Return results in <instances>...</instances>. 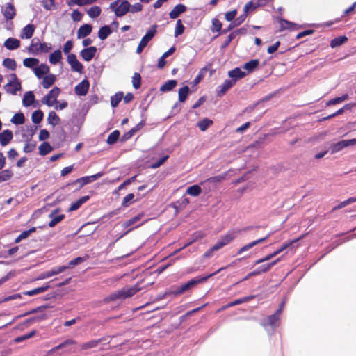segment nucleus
<instances>
[{
	"mask_svg": "<svg viewBox=\"0 0 356 356\" xmlns=\"http://www.w3.org/2000/svg\"><path fill=\"white\" fill-rule=\"evenodd\" d=\"M253 297H254L253 296H246V297H243V298H241L236 299L234 301L231 302L230 303H229L228 305H227V307H232V306L237 305H240V304H242L243 302H248V300H250L252 298H253Z\"/></svg>",
	"mask_w": 356,
	"mask_h": 356,
	"instance_id": "64",
	"label": "nucleus"
},
{
	"mask_svg": "<svg viewBox=\"0 0 356 356\" xmlns=\"http://www.w3.org/2000/svg\"><path fill=\"white\" fill-rule=\"evenodd\" d=\"M47 318V315L46 314H42L41 315L33 316L26 319L24 322V324L31 325L36 322H41Z\"/></svg>",
	"mask_w": 356,
	"mask_h": 356,
	"instance_id": "45",
	"label": "nucleus"
},
{
	"mask_svg": "<svg viewBox=\"0 0 356 356\" xmlns=\"http://www.w3.org/2000/svg\"><path fill=\"white\" fill-rule=\"evenodd\" d=\"M202 192L201 187L197 184H194L191 186H189L187 190L186 193L193 197L198 196Z\"/></svg>",
	"mask_w": 356,
	"mask_h": 356,
	"instance_id": "42",
	"label": "nucleus"
},
{
	"mask_svg": "<svg viewBox=\"0 0 356 356\" xmlns=\"http://www.w3.org/2000/svg\"><path fill=\"white\" fill-rule=\"evenodd\" d=\"M272 234H273V232H270L266 236L246 244L245 245L243 246L242 248H241L238 250L237 254H241L243 253L244 252L248 251V250H250L254 245L266 241Z\"/></svg>",
	"mask_w": 356,
	"mask_h": 356,
	"instance_id": "16",
	"label": "nucleus"
},
{
	"mask_svg": "<svg viewBox=\"0 0 356 356\" xmlns=\"http://www.w3.org/2000/svg\"><path fill=\"white\" fill-rule=\"evenodd\" d=\"M112 33V30L108 25H104L100 27L98 31V38L101 40H106Z\"/></svg>",
	"mask_w": 356,
	"mask_h": 356,
	"instance_id": "28",
	"label": "nucleus"
},
{
	"mask_svg": "<svg viewBox=\"0 0 356 356\" xmlns=\"http://www.w3.org/2000/svg\"><path fill=\"white\" fill-rule=\"evenodd\" d=\"M49 218H51V220L49 222L48 226L49 227H54L58 223L61 222L65 218V216L64 214H60V215H58L57 216L49 217Z\"/></svg>",
	"mask_w": 356,
	"mask_h": 356,
	"instance_id": "57",
	"label": "nucleus"
},
{
	"mask_svg": "<svg viewBox=\"0 0 356 356\" xmlns=\"http://www.w3.org/2000/svg\"><path fill=\"white\" fill-rule=\"evenodd\" d=\"M225 267H222L215 271L214 273L208 274L207 275L198 276L195 277L187 282L181 284V285H173L165 293H164V297H168L170 296H179L191 289H193L195 286L198 284L203 283L207 281L209 278L217 275L219 272L225 269Z\"/></svg>",
	"mask_w": 356,
	"mask_h": 356,
	"instance_id": "1",
	"label": "nucleus"
},
{
	"mask_svg": "<svg viewBox=\"0 0 356 356\" xmlns=\"http://www.w3.org/2000/svg\"><path fill=\"white\" fill-rule=\"evenodd\" d=\"M120 136V132L118 130L113 131L111 134H110L107 138L106 143L108 145L115 144L119 139Z\"/></svg>",
	"mask_w": 356,
	"mask_h": 356,
	"instance_id": "46",
	"label": "nucleus"
},
{
	"mask_svg": "<svg viewBox=\"0 0 356 356\" xmlns=\"http://www.w3.org/2000/svg\"><path fill=\"white\" fill-rule=\"evenodd\" d=\"M56 79V77L53 74H49L48 75H46L43 78L42 81V86L44 88L47 89L50 88L54 83H55Z\"/></svg>",
	"mask_w": 356,
	"mask_h": 356,
	"instance_id": "32",
	"label": "nucleus"
},
{
	"mask_svg": "<svg viewBox=\"0 0 356 356\" xmlns=\"http://www.w3.org/2000/svg\"><path fill=\"white\" fill-rule=\"evenodd\" d=\"M348 99V95L344 94L341 97H335V98H333V99L329 100L326 103V105L327 106L335 105V104H339Z\"/></svg>",
	"mask_w": 356,
	"mask_h": 356,
	"instance_id": "55",
	"label": "nucleus"
},
{
	"mask_svg": "<svg viewBox=\"0 0 356 356\" xmlns=\"http://www.w3.org/2000/svg\"><path fill=\"white\" fill-rule=\"evenodd\" d=\"M235 85L234 81H231L230 79H226L225 81L220 86L216 88V96L218 97H222L226 92L229 90L232 87Z\"/></svg>",
	"mask_w": 356,
	"mask_h": 356,
	"instance_id": "12",
	"label": "nucleus"
},
{
	"mask_svg": "<svg viewBox=\"0 0 356 356\" xmlns=\"http://www.w3.org/2000/svg\"><path fill=\"white\" fill-rule=\"evenodd\" d=\"M39 60L35 58H26L23 60V65L28 68H33L39 64Z\"/></svg>",
	"mask_w": 356,
	"mask_h": 356,
	"instance_id": "49",
	"label": "nucleus"
},
{
	"mask_svg": "<svg viewBox=\"0 0 356 356\" xmlns=\"http://www.w3.org/2000/svg\"><path fill=\"white\" fill-rule=\"evenodd\" d=\"M90 183H91V182L89 179V177L86 176V177H82L81 178L76 179V180L72 181L71 183L67 184V186L79 184V186L76 188V190L79 191L82 187H83L85 185L90 184Z\"/></svg>",
	"mask_w": 356,
	"mask_h": 356,
	"instance_id": "29",
	"label": "nucleus"
},
{
	"mask_svg": "<svg viewBox=\"0 0 356 356\" xmlns=\"http://www.w3.org/2000/svg\"><path fill=\"white\" fill-rule=\"evenodd\" d=\"M89 87V81L86 79H84L75 86L74 92L79 96H85L88 92Z\"/></svg>",
	"mask_w": 356,
	"mask_h": 356,
	"instance_id": "13",
	"label": "nucleus"
},
{
	"mask_svg": "<svg viewBox=\"0 0 356 356\" xmlns=\"http://www.w3.org/2000/svg\"><path fill=\"white\" fill-rule=\"evenodd\" d=\"M259 59H252L244 63L242 68L245 70L248 74L252 73L259 67Z\"/></svg>",
	"mask_w": 356,
	"mask_h": 356,
	"instance_id": "22",
	"label": "nucleus"
},
{
	"mask_svg": "<svg viewBox=\"0 0 356 356\" xmlns=\"http://www.w3.org/2000/svg\"><path fill=\"white\" fill-rule=\"evenodd\" d=\"M74 343H75V341H74L73 339H66L63 342H62L60 344H58V346H56L54 348H51L49 352L50 353H54L56 350L62 349V348H65V347H66L67 346H70V345H72V344H74Z\"/></svg>",
	"mask_w": 356,
	"mask_h": 356,
	"instance_id": "54",
	"label": "nucleus"
},
{
	"mask_svg": "<svg viewBox=\"0 0 356 356\" xmlns=\"http://www.w3.org/2000/svg\"><path fill=\"white\" fill-rule=\"evenodd\" d=\"M236 236L232 232H227L226 234L221 236L219 241L222 244V245L225 246L230 243L234 238Z\"/></svg>",
	"mask_w": 356,
	"mask_h": 356,
	"instance_id": "41",
	"label": "nucleus"
},
{
	"mask_svg": "<svg viewBox=\"0 0 356 356\" xmlns=\"http://www.w3.org/2000/svg\"><path fill=\"white\" fill-rule=\"evenodd\" d=\"M62 58V52L57 49L49 56V63L52 65H56Z\"/></svg>",
	"mask_w": 356,
	"mask_h": 356,
	"instance_id": "33",
	"label": "nucleus"
},
{
	"mask_svg": "<svg viewBox=\"0 0 356 356\" xmlns=\"http://www.w3.org/2000/svg\"><path fill=\"white\" fill-rule=\"evenodd\" d=\"M69 268V266H60L53 268L51 270L42 273L38 279L44 280L49 278L54 275H58L64 272L66 269Z\"/></svg>",
	"mask_w": 356,
	"mask_h": 356,
	"instance_id": "11",
	"label": "nucleus"
},
{
	"mask_svg": "<svg viewBox=\"0 0 356 356\" xmlns=\"http://www.w3.org/2000/svg\"><path fill=\"white\" fill-rule=\"evenodd\" d=\"M60 121V118L54 111H50L48 115L47 122L49 124L55 126L59 124Z\"/></svg>",
	"mask_w": 356,
	"mask_h": 356,
	"instance_id": "47",
	"label": "nucleus"
},
{
	"mask_svg": "<svg viewBox=\"0 0 356 356\" xmlns=\"http://www.w3.org/2000/svg\"><path fill=\"white\" fill-rule=\"evenodd\" d=\"M35 333H36L35 330H32L29 333H27V334H25L22 335V336L16 337L14 339V341L15 343L22 342L24 340H26V339H29L33 337L35 334Z\"/></svg>",
	"mask_w": 356,
	"mask_h": 356,
	"instance_id": "62",
	"label": "nucleus"
},
{
	"mask_svg": "<svg viewBox=\"0 0 356 356\" xmlns=\"http://www.w3.org/2000/svg\"><path fill=\"white\" fill-rule=\"evenodd\" d=\"M35 100V95L33 91H28L24 93L22 104L25 107H29L32 105Z\"/></svg>",
	"mask_w": 356,
	"mask_h": 356,
	"instance_id": "27",
	"label": "nucleus"
},
{
	"mask_svg": "<svg viewBox=\"0 0 356 356\" xmlns=\"http://www.w3.org/2000/svg\"><path fill=\"white\" fill-rule=\"evenodd\" d=\"M356 145V139L353 138L350 140H340L336 143H333L330 146V151L331 154H336L341 150H343L344 148L349 147V146H353Z\"/></svg>",
	"mask_w": 356,
	"mask_h": 356,
	"instance_id": "8",
	"label": "nucleus"
},
{
	"mask_svg": "<svg viewBox=\"0 0 356 356\" xmlns=\"http://www.w3.org/2000/svg\"><path fill=\"white\" fill-rule=\"evenodd\" d=\"M291 244V243L283 244L280 248L277 249L273 253L268 254L266 256H265L264 257L257 260L254 262V265H257L259 264L265 262L266 261H269L270 259H271L272 258H273L274 257L277 256L278 254H280V252L284 251L285 249H286Z\"/></svg>",
	"mask_w": 356,
	"mask_h": 356,
	"instance_id": "15",
	"label": "nucleus"
},
{
	"mask_svg": "<svg viewBox=\"0 0 356 356\" xmlns=\"http://www.w3.org/2000/svg\"><path fill=\"white\" fill-rule=\"evenodd\" d=\"M97 51L96 47L90 46L83 49L80 52V56L85 61L89 62L95 57Z\"/></svg>",
	"mask_w": 356,
	"mask_h": 356,
	"instance_id": "14",
	"label": "nucleus"
},
{
	"mask_svg": "<svg viewBox=\"0 0 356 356\" xmlns=\"http://www.w3.org/2000/svg\"><path fill=\"white\" fill-rule=\"evenodd\" d=\"M280 260V259L278 258V259H275V261H271L270 263L265 264L259 266L254 270L248 273L247 275L243 279V281L247 280H248L251 277L259 275H260L261 273H267Z\"/></svg>",
	"mask_w": 356,
	"mask_h": 356,
	"instance_id": "7",
	"label": "nucleus"
},
{
	"mask_svg": "<svg viewBox=\"0 0 356 356\" xmlns=\"http://www.w3.org/2000/svg\"><path fill=\"white\" fill-rule=\"evenodd\" d=\"M13 176V172L10 169L3 170L0 172V183L9 180Z\"/></svg>",
	"mask_w": 356,
	"mask_h": 356,
	"instance_id": "50",
	"label": "nucleus"
},
{
	"mask_svg": "<svg viewBox=\"0 0 356 356\" xmlns=\"http://www.w3.org/2000/svg\"><path fill=\"white\" fill-rule=\"evenodd\" d=\"M49 72V67L44 63L40 65L39 66L34 68V73L38 79H40L44 78V75L48 74Z\"/></svg>",
	"mask_w": 356,
	"mask_h": 356,
	"instance_id": "25",
	"label": "nucleus"
},
{
	"mask_svg": "<svg viewBox=\"0 0 356 356\" xmlns=\"http://www.w3.org/2000/svg\"><path fill=\"white\" fill-rule=\"evenodd\" d=\"M52 49V44L48 42H40L38 38H34L31 44L27 47L30 54L37 55L38 54L48 53Z\"/></svg>",
	"mask_w": 356,
	"mask_h": 356,
	"instance_id": "4",
	"label": "nucleus"
},
{
	"mask_svg": "<svg viewBox=\"0 0 356 356\" xmlns=\"http://www.w3.org/2000/svg\"><path fill=\"white\" fill-rule=\"evenodd\" d=\"M3 65L9 70H15L17 63L13 58H7L3 60Z\"/></svg>",
	"mask_w": 356,
	"mask_h": 356,
	"instance_id": "56",
	"label": "nucleus"
},
{
	"mask_svg": "<svg viewBox=\"0 0 356 356\" xmlns=\"http://www.w3.org/2000/svg\"><path fill=\"white\" fill-rule=\"evenodd\" d=\"M60 92V89L55 86L42 99V102L48 106H52Z\"/></svg>",
	"mask_w": 356,
	"mask_h": 356,
	"instance_id": "9",
	"label": "nucleus"
},
{
	"mask_svg": "<svg viewBox=\"0 0 356 356\" xmlns=\"http://www.w3.org/2000/svg\"><path fill=\"white\" fill-rule=\"evenodd\" d=\"M10 122L16 125L22 124L25 122V116L22 112L17 113L13 116Z\"/></svg>",
	"mask_w": 356,
	"mask_h": 356,
	"instance_id": "37",
	"label": "nucleus"
},
{
	"mask_svg": "<svg viewBox=\"0 0 356 356\" xmlns=\"http://www.w3.org/2000/svg\"><path fill=\"white\" fill-rule=\"evenodd\" d=\"M132 84L135 89H138L141 86V76L139 73L135 72L132 77Z\"/></svg>",
	"mask_w": 356,
	"mask_h": 356,
	"instance_id": "63",
	"label": "nucleus"
},
{
	"mask_svg": "<svg viewBox=\"0 0 356 356\" xmlns=\"http://www.w3.org/2000/svg\"><path fill=\"white\" fill-rule=\"evenodd\" d=\"M279 24L280 26V30L282 31L285 29H293V26H298L296 24L283 18L279 19Z\"/></svg>",
	"mask_w": 356,
	"mask_h": 356,
	"instance_id": "35",
	"label": "nucleus"
},
{
	"mask_svg": "<svg viewBox=\"0 0 356 356\" xmlns=\"http://www.w3.org/2000/svg\"><path fill=\"white\" fill-rule=\"evenodd\" d=\"M3 44L8 50L13 51L20 47V41L15 38H8Z\"/></svg>",
	"mask_w": 356,
	"mask_h": 356,
	"instance_id": "26",
	"label": "nucleus"
},
{
	"mask_svg": "<svg viewBox=\"0 0 356 356\" xmlns=\"http://www.w3.org/2000/svg\"><path fill=\"white\" fill-rule=\"evenodd\" d=\"M209 70V68L207 66H205L200 69L197 75L193 81V86L197 85L204 77L207 72Z\"/></svg>",
	"mask_w": 356,
	"mask_h": 356,
	"instance_id": "44",
	"label": "nucleus"
},
{
	"mask_svg": "<svg viewBox=\"0 0 356 356\" xmlns=\"http://www.w3.org/2000/svg\"><path fill=\"white\" fill-rule=\"evenodd\" d=\"M213 123L211 120L206 118L198 122L197 126L202 131H205Z\"/></svg>",
	"mask_w": 356,
	"mask_h": 356,
	"instance_id": "40",
	"label": "nucleus"
},
{
	"mask_svg": "<svg viewBox=\"0 0 356 356\" xmlns=\"http://www.w3.org/2000/svg\"><path fill=\"white\" fill-rule=\"evenodd\" d=\"M177 85V81L175 79L168 80L160 88V91L163 92H170Z\"/></svg>",
	"mask_w": 356,
	"mask_h": 356,
	"instance_id": "30",
	"label": "nucleus"
},
{
	"mask_svg": "<svg viewBox=\"0 0 356 356\" xmlns=\"http://www.w3.org/2000/svg\"><path fill=\"white\" fill-rule=\"evenodd\" d=\"M190 88L188 86H185L179 90V102H184L189 94Z\"/></svg>",
	"mask_w": 356,
	"mask_h": 356,
	"instance_id": "39",
	"label": "nucleus"
},
{
	"mask_svg": "<svg viewBox=\"0 0 356 356\" xmlns=\"http://www.w3.org/2000/svg\"><path fill=\"white\" fill-rule=\"evenodd\" d=\"M356 202V197H350L348 199H347L346 200H344L343 202H341L339 204H337V206H335L332 209V211H336V210H338V209H342L353 202Z\"/></svg>",
	"mask_w": 356,
	"mask_h": 356,
	"instance_id": "52",
	"label": "nucleus"
},
{
	"mask_svg": "<svg viewBox=\"0 0 356 356\" xmlns=\"http://www.w3.org/2000/svg\"><path fill=\"white\" fill-rule=\"evenodd\" d=\"M123 95L124 93L122 92H118L111 97V105L113 108H115L118 106L123 98Z\"/></svg>",
	"mask_w": 356,
	"mask_h": 356,
	"instance_id": "38",
	"label": "nucleus"
},
{
	"mask_svg": "<svg viewBox=\"0 0 356 356\" xmlns=\"http://www.w3.org/2000/svg\"><path fill=\"white\" fill-rule=\"evenodd\" d=\"M67 60L73 72L80 74L83 72V65L77 60L76 56L74 54H68Z\"/></svg>",
	"mask_w": 356,
	"mask_h": 356,
	"instance_id": "10",
	"label": "nucleus"
},
{
	"mask_svg": "<svg viewBox=\"0 0 356 356\" xmlns=\"http://www.w3.org/2000/svg\"><path fill=\"white\" fill-rule=\"evenodd\" d=\"M13 134L12 131L9 129L3 130L0 133V144L2 146L7 145L13 139Z\"/></svg>",
	"mask_w": 356,
	"mask_h": 356,
	"instance_id": "21",
	"label": "nucleus"
},
{
	"mask_svg": "<svg viewBox=\"0 0 356 356\" xmlns=\"http://www.w3.org/2000/svg\"><path fill=\"white\" fill-rule=\"evenodd\" d=\"M4 89L8 93L16 95L17 92L22 89V86L19 81L13 82L12 81H10L4 86Z\"/></svg>",
	"mask_w": 356,
	"mask_h": 356,
	"instance_id": "19",
	"label": "nucleus"
},
{
	"mask_svg": "<svg viewBox=\"0 0 356 356\" xmlns=\"http://www.w3.org/2000/svg\"><path fill=\"white\" fill-rule=\"evenodd\" d=\"M44 117L43 112L38 109L35 111L31 115V120L34 124H39L41 122Z\"/></svg>",
	"mask_w": 356,
	"mask_h": 356,
	"instance_id": "48",
	"label": "nucleus"
},
{
	"mask_svg": "<svg viewBox=\"0 0 356 356\" xmlns=\"http://www.w3.org/2000/svg\"><path fill=\"white\" fill-rule=\"evenodd\" d=\"M347 41L348 38L346 35H340L332 39L330 42V45L332 48H336L343 44Z\"/></svg>",
	"mask_w": 356,
	"mask_h": 356,
	"instance_id": "31",
	"label": "nucleus"
},
{
	"mask_svg": "<svg viewBox=\"0 0 356 356\" xmlns=\"http://www.w3.org/2000/svg\"><path fill=\"white\" fill-rule=\"evenodd\" d=\"M139 290L140 288H138L137 286H125L120 290L114 291L108 296L106 297L104 300L106 302H109L116 301L118 300H124L126 298L133 296Z\"/></svg>",
	"mask_w": 356,
	"mask_h": 356,
	"instance_id": "2",
	"label": "nucleus"
},
{
	"mask_svg": "<svg viewBox=\"0 0 356 356\" xmlns=\"http://www.w3.org/2000/svg\"><path fill=\"white\" fill-rule=\"evenodd\" d=\"M259 6H257V3L253 1H248L243 8V12L248 15L250 12L255 10Z\"/></svg>",
	"mask_w": 356,
	"mask_h": 356,
	"instance_id": "61",
	"label": "nucleus"
},
{
	"mask_svg": "<svg viewBox=\"0 0 356 356\" xmlns=\"http://www.w3.org/2000/svg\"><path fill=\"white\" fill-rule=\"evenodd\" d=\"M92 31V26L90 24L81 25L77 31V38H84L89 35Z\"/></svg>",
	"mask_w": 356,
	"mask_h": 356,
	"instance_id": "18",
	"label": "nucleus"
},
{
	"mask_svg": "<svg viewBox=\"0 0 356 356\" xmlns=\"http://www.w3.org/2000/svg\"><path fill=\"white\" fill-rule=\"evenodd\" d=\"M222 23L219 19H218L217 18H213L212 19V26L211 28V30L213 33L218 32V33H220L222 30Z\"/></svg>",
	"mask_w": 356,
	"mask_h": 356,
	"instance_id": "58",
	"label": "nucleus"
},
{
	"mask_svg": "<svg viewBox=\"0 0 356 356\" xmlns=\"http://www.w3.org/2000/svg\"><path fill=\"white\" fill-rule=\"evenodd\" d=\"M35 30V26L34 24H27L22 29L19 36L22 39H29L33 35Z\"/></svg>",
	"mask_w": 356,
	"mask_h": 356,
	"instance_id": "20",
	"label": "nucleus"
},
{
	"mask_svg": "<svg viewBox=\"0 0 356 356\" xmlns=\"http://www.w3.org/2000/svg\"><path fill=\"white\" fill-rule=\"evenodd\" d=\"M74 343H75V341H74L73 339H66L63 342H62L60 344H58V346H56L54 348H51L49 352L50 353H54L56 350L62 349V348H65V347H66L67 346H70V345H72V344H74Z\"/></svg>",
	"mask_w": 356,
	"mask_h": 356,
	"instance_id": "53",
	"label": "nucleus"
},
{
	"mask_svg": "<svg viewBox=\"0 0 356 356\" xmlns=\"http://www.w3.org/2000/svg\"><path fill=\"white\" fill-rule=\"evenodd\" d=\"M185 31V27L182 24L181 19H178L176 23L175 30V37L177 38L179 35L184 33Z\"/></svg>",
	"mask_w": 356,
	"mask_h": 356,
	"instance_id": "60",
	"label": "nucleus"
},
{
	"mask_svg": "<svg viewBox=\"0 0 356 356\" xmlns=\"http://www.w3.org/2000/svg\"><path fill=\"white\" fill-rule=\"evenodd\" d=\"M143 216H144V214L143 213H138L136 216H134V217L130 218L129 220L125 221L122 224V227L126 229V228L133 225L134 224H135L137 222H138Z\"/></svg>",
	"mask_w": 356,
	"mask_h": 356,
	"instance_id": "43",
	"label": "nucleus"
},
{
	"mask_svg": "<svg viewBox=\"0 0 356 356\" xmlns=\"http://www.w3.org/2000/svg\"><path fill=\"white\" fill-rule=\"evenodd\" d=\"M158 26L156 24L152 25L146 32L145 35L142 38L138 46L136 49V53L140 54L146 47L147 44L152 40L156 33Z\"/></svg>",
	"mask_w": 356,
	"mask_h": 356,
	"instance_id": "6",
	"label": "nucleus"
},
{
	"mask_svg": "<svg viewBox=\"0 0 356 356\" xmlns=\"http://www.w3.org/2000/svg\"><path fill=\"white\" fill-rule=\"evenodd\" d=\"M187 8L185 5L179 3L176 5L174 8L170 12L169 16L171 19L177 18L181 14L186 10Z\"/></svg>",
	"mask_w": 356,
	"mask_h": 356,
	"instance_id": "24",
	"label": "nucleus"
},
{
	"mask_svg": "<svg viewBox=\"0 0 356 356\" xmlns=\"http://www.w3.org/2000/svg\"><path fill=\"white\" fill-rule=\"evenodd\" d=\"M228 75L230 78H232L230 80L234 81L236 83L237 80L245 77L246 76V73L242 71L241 68L235 67L228 72Z\"/></svg>",
	"mask_w": 356,
	"mask_h": 356,
	"instance_id": "23",
	"label": "nucleus"
},
{
	"mask_svg": "<svg viewBox=\"0 0 356 356\" xmlns=\"http://www.w3.org/2000/svg\"><path fill=\"white\" fill-rule=\"evenodd\" d=\"M131 4L128 0H115L110 3L109 8L117 17H121L130 10Z\"/></svg>",
	"mask_w": 356,
	"mask_h": 356,
	"instance_id": "5",
	"label": "nucleus"
},
{
	"mask_svg": "<svg viewBox=\"0 0 356 356\" xmlns=\"http://www.w3.org/2000/svg\"><path fill=\"white\" fill-rule=\"evenodd\" d=\"M282 309L278 308L273 314L264 319L261 325L268 332L273 333L280 325Z\"/></svg>",
	"mask_w": 356,
	"mask_h": 356,
	"instance_id": "3",
	"label": "nucleus"
},
{
	"mask_svg": "<svg viewBox=\"0 0 356 356\" xmlns=\"http://www.w3.org/2000/svg\"><path fill=\"white\" fill-rule=\"evenodd\" d=\"M102 341V339H99L97 340H92L88 342L84 343L81 346V349L88 350L95 348Z\"/></svg>",
	"mask_w": 356,
	"mask_h": 356,
	"instance_id": "59",
	"label": "nucleus"
},
{
	"mask_svg": "<svg viewBox=\"0 0 356 356\" xmlns=\"http://www.w3.org/2000/svg\"><path fill=\"white\" fill-rule=\"evenodd\" d=\"M39 154L42 156H45L53 150V147L48 142H43L39 146Z\"/></svg>",
	"mask_w": 356,
	"mask_h": 356,
	"instance_id": "36",
	"label": "nucleus"
},
{
	"mask_svg": "<svg viewBox=\"0 0 356 356\" xmlns=\"http://www.w3.org/2000/svg\"><path fill=\"white\" fill-rule=\"evenodd\" d=\"M2 13L7 20L13 19L16 15L14 5L12 3H8L6 6L2 8Z\"/></svg>",
	"mask_w": 356,
	"mask_h": 356,
	"instance_id": "17",
	"label": "nucleus"
},
{
	"mask_svg": "<svg viewBox=\"0 0 356 356\" xmlns=\"http://www.w3.org/2000/svg\"><path fill=\"white\" fill-rule=\"evenodd\" d=\"M279 24L280 26V30L282 31L285 29H293V26H298L296 24L283 18L279 19Z\"/></svg>",
	"mask_w": 356,
	"mask_h": 356,
	"instance_id": "34",
	"label": "nucleus"
},
{
	"mask_svg": "<svg viewBox=\"0 0 356 356\" xmlns=\"http://www.w3.org/2000/svg\"><path fill=\"white\" fill-rule=\"evenodd\" d=\"M101 8L98 6H92L87 10V14L90 17L94 19L97 17L101 14Z\"/></svg>",
	"mask_w": 356,
	"mask_h": 356,
	"instance_id": "51",
	"label": "nucleus"
}]
</instances>
